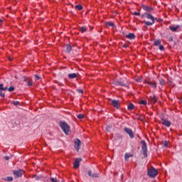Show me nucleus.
<instances>
[{
    "mask_svg": "<svg viewBox=\"0 0 182 182\" xmlns=\"http://www.w3.org/2000/svg\"><path fill=\"white\" fill-rule=\"evenodd\" d=\"M34 77H35L36 80H39L41 79V77H39V75H35Z\"/></svg>",
    "mask_w": 182,
    "mask_h": 182,
    "instance_id": "38",
    "label": "nucleus"
},
{
    "mask_svg": "<svg viewBox=\"0 0 182 182\" xmlns=\"http://www.w3.org/2000/svg\"><path fill=\"white\" fill-rule=\"evenodd\" d=\"M50 181L52 182H58V179L55 178H50Z\"/></svg>",
    "mask_w": 182,
    "mask_h": 182,
    "instance_id": "37",
    "label": "nucleus"
},
{
    "mask_svg": "<svg viewBox=\"0 0 182 182\" xmlns=\"http://www.w3.org/2000/svg\"><path fill=\"white\" fill-rule=\"evenodd\" d=\"M161 120V123H162L163 126H165L166 127H170L171 126V122H170L164 118H162Z\"/></svg>",
    "mask_w": 182,
    "mask_h": 182,
    "instance_id": "12",
    "label": "nucleus"
},
{
    "mask_svg": "<svg viewBox=\"0 0 182 182\" xmlns=\"http://www.w3.org/2000/svg\"><path fill=\"white\" fill-rule=\"evenodd\" d=\"M15 78H16V79H18V77L15 76Z\"/></svg>",
    "mask_w": 182,
    "mask_h": 182,
    "instance_id": "45",
    "label": "nucleus"
},
{
    "mask_svg": "<svg viewBox=\"0 0 182 182\" xmlns=\"http://www.w3.org/2000/svg\"><path fill=\"white\" fill-rule=\"evenodd\" d=\"M75 9H77L78 11H82L83 9V6L82 5L78 4L75 6Z\"/></svg>",
    "mask_w": 182,
    "mask_h": 182,
    "instance_id": "26",
    "label": "nucleus"
},
{
    "mask_svg": "<svg viewBox=\"0 0 182 182\" xmlns=\"http://www.w3.org/2000/svg\"><path fill=\"white\" fill-rule=\"evenodd\" d=\"M154 46H160L161 45V41L160 39L155 40L154 41Z\"/></svg>",
    "mask_w": 182,
    "mask_h": 182,
    "instance_id": "22",
    "label": "nucleus"
},
{
    "mask_svg": "<svg viewBox=\"0 0 182 182\" xmlns=\"http://www.w3.org/2000/svg\"><path fill=\"white\" fill-rule=\"evenodd\" d=\"M85 115L83 114H80L77 115V119H84Z\"/></svg>",
    "mask_w": 182,
    "mask_h": 182,
    "instance_id": "34",
    "label": "nucleus"
},
{
    "mask_svg": "<svg viewBox=\"0 0 182 182\" xmlns=\"http://www.w3.org/2000/svg\"><path fill=\"white\" fill-rule=\"evenodd\" d=\"M164 146V147H167L168 146V142L167 141H165Z\"/></svg>",
    "mask_w": 182,
    "mask_h": 182,
    "instance_id": "39",
    "label": "nucleus"
},
{
    "mask_svg": "<svg viewBox=\"0 0 182 182\" xmlns=\"http://www.w3.org/2000/svg\"><path fill=\"white\" fill-rule=\"evenodd\" d=\"M7 90L9 91V92H14V90H15V87H14V86H11V87H7Z\"/></svg>",
    "mask_w": 182,
    "mask_h": 182,
    "instance_id": "30",
    "label": "nucleus"
},
{
    "mask_svg": "<svg viewBox=\"0 0 182 182\" xmlns=\"http://www.w3.org/2000/svg\"><path fill=\"white\" fill-rule=\"evenodd\" d=\"M128 47H129V46H127V44H124V45H123V48H128Z\"/></svg>",
    "mask_w": 182,
    "mask_h": 182,
    "instance_id": "42",
    "label": "nucleus"
},
{
    "mask_svg": "<svg viewBox=\"0 0 182 182\" xmlns=\"http://www.w3.org/2000/svg\"><path fill=\"white\" fill-rule=\"evenodd\" d=\"M125 38H127V39H130V40L136 39V35H134V33H129L125 35Z\"/></svg>",
    "mask_w": 182,
    "mask_h": 182,
    "instance_id": "16",
    "label": "nucleus"
},
{
    "mask_svg": "<svg viewBox=\"0 0 182 182\" xmlns=\"http://www.w3.org/2000/svg\"><path fill=\"white\" fill-rule=\"evenodd\" d=\"M9 60H12V59L10 58Z\"/></svg>",
    "mask_w": 182,
    "mask_h": 182,
    "instance_id": "46",
    "label": "nucleus"
},
{
    "mask_svg": "<svg viewBox=\"0 0 182 182\" xmlns=\"http://www.w3.org/2000/svg\"><path fill=\"white\" fill-rule=\"evenodd\" d=\"M68 79H76L77 77V73H70L68 75Z\"/></svg>",
    "mask_w": 182,
    "mask_h": 182,
    "instance_id": "17",
    "label": "nucleus"
},
{
    "mask_svg": "<svg viewBox=\"0 0 182 182\" xmlns=\"http://www.w3.org/2000/svg\"><path fill=\"white\" fill-rule=\"evenodd\" d=\"M159 85L161 86H162V87H163V86H164V85H166V80L163 78H160L159 79Z\"/></svg>",
    "mask_w": 182,
    "mask_h": 182,
    "instance_id": "24",
    "label": "nucleus"
},
{
    "mask_svg": "<svg viewBox=\"0 0 182 182\" xmlns=\"http://www.w3.org/2000/svg\"><path fill=\"white\" fill-rule=\"evenodd\" d=\"M59 124L65 134H69V132H70V127L69 124L65 121H60Z\"/></svg>",
    "mask_w": 182,
    "mask_h": 182,
    "instance_id": "2",
    "label": "nucleus"
},
{
    "mask_svg": "<svg viewBox=\"0 0 182 182\" xmlns=\"http://www.w3.org/2000/svg\"><path fill=\"white\" fill-rule=\"evenodd\" d=\"M4 159H5L6 161H8V160H9V156H4Z\"/></svg>",
    "mask_w": 182,
    "mask_h": 182,
    "instance_id": "43",
    "label": "nucleus"
},
{
    "mask_svg": "<svg viewBox=\"0 0 182 182\" xmlns=\"http://www.w3.org/2000/svg\"><path fill=\"white\" fill-rule=\"evenodd\" d=\"M82 146V141H80V139H75L74 140V148L76 151H79L80 149V146Z\"/></svg>",
    "mask_w": 182,
    "mask_h": 182,
    "instance_id": "5",
    "label": "nucleus"
},
{
    "mask_svg": "<svg viewBox=\"0 0 182 182\" xmlns=\"http://www.w3.org/2000/svg\"><path fill=\"white\" fill-rule=\"evenodd\" d=\"M141 8L144 11H146V12H151V11H153V7L144 4H142Z\"/></svg>",
    "mask_w": 182,
    "mask_h": 182,
    "instance_id": "14",
    "label": "nucleus"
},
{
    "mask_svg": "<svg viewBox=\"0 0 182 182\" xmlns=\"http://www.w3.org/2000/svg\"><path fill=\"white\" fill-rule=\"evenodd\" d=\"M13 174L16 177H21L22 176H23V174H25V171H23V169H19L18 171H13Z\"/></svg>",
    "mask_w": 182,
    "mask_h": 182,
    "instance_id": "10",
    "label": "nucleus"
},
{
    "mask_svg": "<svg viewBox=\"0 0 182 182\" xmlns=\"http://www.w3.org/2000/svg\"><path fill=\"white\" fill-rule=\"evenodd\" d=\"M105 25L107 28H114V23L113 22H106Z\"/></svg>",
    "mask_w": 182,
    "mask_h": 182,
    "instance_id": "23",
    "label": "nucleus"
},
{
    "mask_svg": "<svg viewBox=\"0 0 182 182\" xmlns=\"http://www.w3.org/2000/svg\"><path fill=\"white\" fill-rule=\"evenodd\" d=\"M28 86H33V81L32 80H29L28 82Z\"/></svg>",
    "mask_w": 182,
    "mask_h": 182,
    "instance_id": "31",
    "label": "nucleus"
},
{
    "mask_svg": "<svg viewBox=\"0 0 182 182\" xmlns=\"http://www.w3.org/2000/svg\"><path fill=\"white\" fill-rule=\"evenodd\" d=\"M0 23H2V20L0 18Z\"/></svg>",
    "mask_w": 182,
    "mask_h": 182,
    "instance_id": "44",
    "label": "nucleus"
},
{
    "mask_svg": "<svg viewBox=\"0 0 182 182\" xmlns=\"http://www.w3.org/2000/svg\"><path fill=\"white\" fill-rule=\"evenodd\" d=\"M133 15H135L136 16H140V12L134 11V12L133 13Z\"/></svg>",
    "mask_w": 182,
    "mask_h": 182,
    "instance_id": "36",
    "label": "nucleus"
},
{
    "mask_svg": "<svg viewBox=\"0 0 182 182\" xmlns=\"http://www.w3.org/2000/svg\"><path fill=\"white\" fill-rule=\"evenodd\" d=\"M66 50L65 52L67 53H70V51L72 50V46H70V44H67L65 46Z\"/></svg>",
    "mask_w": 182,
    "mask_h": 182,
    "instance_id": "20",
    "label": "nucleus"
},
{
    "mask_svg": "<svg viewBox=\"0 0 182 182\" xmlns=\"http://www.w3.org/2000/svg\"><path fill=\"white\" fill-rule=\"evenodd\" d=\"M178 28H180V26H169V29L172 32H177V29H178Z\"/></svg>",
    "mask_w": 182,
    "mask_h": 182,
    "instance_id": "18",
    "label": "nucleus"
},
{
    "mask_svg": "<svg viewBox=\"0 0 182 182\" xmlns=\"http://www.w3.org/2000/svg\"><path fill=\"white\" fill-rule=\"evenodd\" d=\"M5 90H8V87H4V84H0V97L5 98Z\"/></svg>",
    "mask_w": 182,
    "mask_h": 182,
    "instance_id": "9",
    "label": "nucleus"
},
{
    "mask_svg": "<svg viewBox=\"0 0 182 182\" xmlns=\"http://www.w3.org/2000/svg\"><path fill=\"white\" fill-rule=\"evenodd\" d=\"M124 132H125V133L129 136L130 139H134V134L133 133V130H132V129L124 127Z\"/></svg>",
    "mask_w": 182,
    "mask_h": 182,
    "instance_id": "8",
    "label": "nucleus"
},
{
    "mask_svg": "<svg viewBox=\"0 0 182 182\" xmlns=\"http://www.w3.org/2000/svg\"><path fill=\"white\" fill-rule=\"evenodd\" d=\"M141 151L144 157L147 158V144L146 141L142 140L141 141Z\"/></svg>",
    "mask_w": 182,
    "mask_h": 182,
    "instance_id": "4",
    "label": "nucleus"
},
{
    "mask_svg": "<svg viewBox=\"0 0 182 182\" xmlns=\"http://www.w3.org/2000/svg\"><path fill=\"white\" fill-rule=\"evenodd\" d=\"M113 83L115 86H122L123 87H127L129 86V84L127 82H124V81L122 80H117L114 81Z\"/></svg>",
    "mask_w": 182,
    "mask_h": 182,
    "instance_id": "7",
    "label": "nucleus"
},
{
    "mask_svg": "<svg viewBox=\"0 0 182 182\" xmlns=\"http://www.w3.org/2000/svg\"><path fill=\"white\" fill-rule=\"evenodd\" d=\"M159 50H164V46L163 45H160L159 47Z\"/></svg>",
    "mask_w": 182,
    "mask_h": 182,
    "instance_id": "35",
    "label": "nucleus"
},
{
    "mask_svg": "<svg viewBox=\"0 0 182 182\" xmlns=\"http://www.w3.org/2000/svg\"><path fill=\"white\" fill-rule=\"evenodd\" d=\"M110 105L115 107L116 109H119L120 107V101L117 100H109Z\"/></svg>",
    "mask_w": 182,
    "mask_h": 182,
    "instance_id": "11",
    "label": "nucleus"
},
{
    "mask_svg": "<svg viewBox=\"0 0 182 182\" xmlns=\"http://www.w3.org/2000/svg\"><path fill=\"white\" fill-rule=\"evenodd\" d=\"M130 157H133V154H129V153L125 154L124 155L125 161H129V159H130Z\"/></svg>",
    "mask_w": 182,
    "mask_h": 182,
    "instance_id": "21",
    "label": "nucleus"
},
{
    "mask_svg": "<svg viewBox=\"0 0 182 182\" xmlns=\"http://www.w3.org/2000/svg\"><path fill=\"white\" fill-rule=\"evenodd\" d=\"M150 99H151V103L154 104V103L157 102V100H158L159 98L156 95H151L150 97Z\"/></svg>",
    "mask_w": 182,
    "mask_h": 182,
    "instance_id": "19",
    "label": "nucleus"
},
{
    "mask_svg": "<svg viewBox=\"0 0 182 182\" xmlns=\"http://www.w3.org/2000/svg\"><path fill=\"white\" fill-rule=\"evenodd\" d=\"M87 31V28L82 26L80 28V32H82V33H85Z\"/></svg>",
    "mask_w": 182,
    "mask_h": 182,
    "instance_id": "25",
    "label": "nucleus"
},
{
    "mask_svg": "<svg viewBox=\"0 0 182 182\" xmlns=\"http://www.w3.org/2000/svg\"><path fill=\"white\" fill-rule=\"evenodd\" d=\"M23 82H28L29 81V78L26 76H24V77H23Z\"/></svg>",
    "mask_w": 182,
    "mask_h": 182,
    "instance_id": "33",
    "label": "nucleus"
},
{
    "mask_svg": "<svg viewBox=\"0 0 182 182\" xmlns=\"http://www.w3.org/2000/svg\"><path fill=\"white\" fill-rule=\"evenodd\" d=\"M4 180H5V181L11 182V181H14V178L9 176V177H6V178H4Z\"/></svg>",
    "mask_w": 182,
    "mask_h": 182,
    "instance_id": "28",
    "label": "nucleus"
},
{
    "mask_svg": "<svg viewBox=\"0 0 182 182\" xmlns=\"http://www.w3.org/2000/svg\"><path fill=\"white\" fill-rule=\"evenodd\" d=\"M139 105H143L144 106H146V105H147V101L142 100L139 102Z\"/></svg>",
    "mask_w": 182,
    "mask_h": 182,
    "instance_id": "29",
    "label": "nucleus"
},
{
    "mask_svg": "<svg viewBox=\"0 0 182 182\" xmlns=\"http://www.w3.org/2000/svg\"><path fill=\"white\" fill-rule=\"evenodd\" d=\"M80 161H82V158H78L77 159H75L73 166H74V168H77L79 167V166H80Z\"/></svg>",
    "mask_w": 182,
    "mask_h": 182,
    "instance_id": "15",
    "label": "nucleus"
},
{
    "mask_svg": "<svg viewBox=\"0 0 182 182\" xmlns=\"http://www.w3.org/2000/svg\"><path fill=\"white\" fill-rule=\"evenodd\" d=\"M127 107H128V110H133V109H134V105H133L132 103H130Z\"/></svg>",
    "mask_w": 182,
    "mask_h": 182,
    "instance_id": "27",
    "label": "nucleus"
},
{
    "mask_svg": "<svg viewBox=\"0 0 182 182\" xmlns=\"http://www.w3.org/2000/svg\"><path fill=\"white\" fill-rule=\"evenodd\" d=\"M159 174V171L154 168H151L149 169L147 172V176L150 177L151 178H154L157 177V175Z\"/></svg>",
    "mask_w": 182,
    "mask_h": 182,
    "instance_id": "3",
    "label": "nucleus"
},
{
    "mask_svg": "<svg viewBox=\"0 0 182 182\" xmlns=\"http://www.w3.org/2000/svg\"><path fill=\"white\" fill-rule=\"evenodd\" d=\"M77 91L78 92V93H83V90L77 89Z\"/></svg>",
    "mask_w": 182,
    "mask_h": 182,
    "instance_id": "40",
    "label": "nucleus"
},
{
    "mask_svg": "<svg viewBox=\"0 0 182 182\" xmlns=\"http://www.w3.org/2000/svg\"><path fill=\"white\" fill-rule=\"evenodd\" d=\"M11 103L14 106H18V105H19V102L18 101H13Z\"/></svg>",
    "mask_w": 182,
    "mask_h": 182,
    "instance_id": "32",
    "label": "nucleus"
},
{
    "mask_svg": "<svg viewBox=\"0 0 182 182\" xmlns=\"http://www.w3.org/2000/svg\"><path fill=\"white\" fill-rule=\"evenodd\" d=\"M145 83H146V85H149V86H151V87H152L153 89L157 88V82H156L155 80H146Z\"/></svg>",
    "mask_w": 182,
    "mask_h": 182,
    "instance_id": "6",
    "label": "nucleus"
},
{
    "mask_svg": "<svg viewBox=\"0 0 182 182\" xmlns=\"http://www.w3.org/2000/svg\"><path fill=\"white\" fill-rule=\"evenodd\" d=\"M88 176L92 178H99L100 175L97 173H93L92 171H88Z\"/></svg>",
    "mask_w": 182,
    "mask_h": 182,
    "instance_id": "13",
    "label": "nucleus"
},
{
    "mask_svg": "<svg viewBox=\"0 0 182 182\" xmlns=\"http://www.w3.org/2000/svg\"><path fill=\"white\" fill-rule=\"evenodd\" d=\"M136 82H138L139 83H140V82H141V78H136Z\"/></svg>",
    "mask_w": 182,
    "mask_h": 182,
    "instance_id": "41",
    "label": "nucleus"
},
{
    "mask_svg": "<svg viewBox=\"0 0 182 182\" xmlns=\"http://www.w3.org/2000/svg\"><path fill=\"white\" fill-rule=\"evenodd\" d=\"M144 16H145V18H146V19H150L151 21H143L142 23H145V25H146V26H151L154 25V23L156 22V19H157V18H154V16H153V15H151L149 13H145Z\"/></svg>",
    "mask_w": 182,
    "mask_h": 182,
    "instance_id": "1",
    "label": "nucleus"
}]
</instances>
